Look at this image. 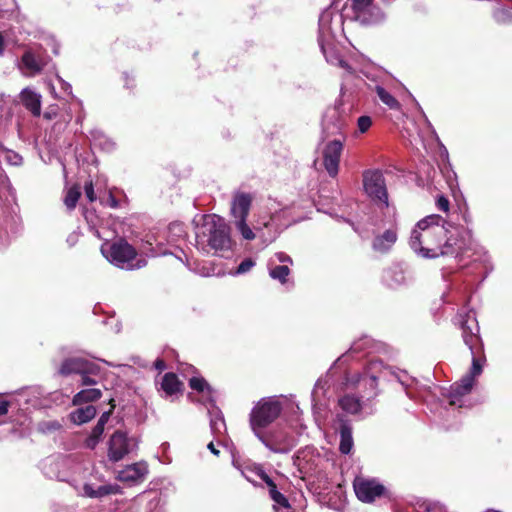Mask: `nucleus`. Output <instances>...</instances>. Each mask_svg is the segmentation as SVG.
<instances>
[{
  "mask_svg": "<svg viewBox=\"0 0 512 512\" xmlns=\"http://www.w3.org/2000/svg\"><path fill=\"white\" fill-rule=\"evenodd\" d=\"M449 223L438 214L428 215L419 220L411 231L409 246L419 256L425 259H435L441 256L462 258L465 249L458 240L448 236Z\"/></svg>",
  "mask_w": 512,
  "mask_h": 512,
  "instance_id": "f257e3e1",
  "label": "nucleus"
},
{
  "mask_svg": "<svg viewBox=\"0 0 512 512\" xmlns=\"http://www.w3.org/2000/svg\"><path fill=\"white\" fill-rule=\"evenodd\" d=\"M457 322L462 330V338L472 355L469 372L460 381L450 386L446 395L450 406L458 408L464 405V396L470 393L475 378L481 375L486 361L483 354V343L479 335V325L473 310H462L457 315Z\"/></svg>",
  "mask_w": 512,
  "mask_h": 512,
  "instance_id": "f03ea898",
  "label": "nucleus"
},
{
  "mask_svg": "<svg viewBox=\"0 0 512 512\" xmlns=\"http://www.w3.org/2000/svg\"><path fill=\"white\" fill-rule=\"evenodd\" d=\"M344 34L343 15L327 7L319 16L318 44L327 63L341 68L345 74L353 75L355 70L346 62L338 48V37Z\"/></svg>",
  "mask_w": 512,
  "mask_h": 512,
  "instance_id": "7ed1b4c3",
  "label": "nucleus"
},
{
  "mask_svg": "<svg viewBox=\"0 0 512 512\" xmlns=\"http://www.w3.org/2000/svg\"><path fill=\"white\" fill-rule=\"evenodd\" d=\"M195 242L196 248L204 254L228 251L232 247L230 227L218 215H205L195 227Z\"/></svg>",
  "mask_w": 512,
  "mask_h": 512,
  "instance_id": "20e7f679",
  "label": "nucleus"
},
{
  "mask_svg": "<svg viewBox=\"0 0 512 512\" xmlns=\"http://www.w3.org/2000/svg\"><path fill=\"white\" fill-rule=\"evenodd\" d=\"M102 255L113 265L126 270L140 269L146 266L145 258L136 259V250L126 240L108 241L101 245Z\"/></svg>",
  "mask_w": 512,
  "mask_h": 512,
  "instance_id": "39448f33",
  "label": "nucleus"
},
{
  "mask_svg": "<svg viewBox=\"0 0 512 512\" xmlns=\"http://www.w3.org/2000/svg\"><path fill=\"white\" fill-rule=\"evenodd\" d=\"M282 408L281 401L275 396L260 399L249 414V424L254 435L265 431L280 416Z\"/></svg>",
  "mask_w": 512,
  "mask_h": 512,
  "instance_id": "423d86ee",
  "label": "nucleus"
},
{
  "mask_svg": "<svg viewBox=\"0 0 512 512\" xmlns=\"http://www.w3.org/2000/svg\"><path fill=\"white\" fill-rule=\"evenodd\" d=\"M331 7L343 15V20L347 18L364 25L378 24L385 18L381 8L374 4V0H347L343 12Z\"/></svg>",
  "mask_w": 512,
  "mask_h": 512,
  "instance_id": "0eeeda50",
  "label": "nucleus"
},
{
  "mask_svg": "<svg viewBox=\"0 0 512 512\" xmlns=\"http://www.w3.org/2000/svg\"><path fill=\"white\" fill-rule=\"evenodd\" d=\"M138 448L139 439L136 436H129L125 431L116 430L107 442V457L109 461L116 463L135 453Z\"/></svg>",
  "mask_w": 512,
  "mask_h": 512,
  "instance_id": "6e6552de",
  "label": "nucleus"
},
{
  "mask_svg": "<svg viewBox=\"0 0 512 512\" xmlns=\"http://www.w3.org/2000/svg\"><path fill=\"white\" fill-rule=\"evenodd\" d=\"M251 204V195L244 192L235 193L231 202V214L234 218L235 226L246 240H253L255 238L254 232L246 223Z\"/></svg>",
  "mask_w": 512,
  "mask_h": 512,
  "instance_id": "1a4fd4ad",
  "label": "nucleus"
},
{
  "mask_svg": "<svg viewBox=\"0 0 512 512\" xmlns=\"http://www.w3.org/2000/svg\"><path fill=\"white\" fill-rule=\"evenodd\" d=\"M363 188L373 201L378 202L383 207H389L385 178L381 170H365L363 172Z\"/></svg>",
  "mask_w": 512,
  "mask_h": 512,
  "instance_id": "9d476101",
  "label": "nucleus"
},
{
  "mask_svg": "<svg viewBox=\"0 0 512 512\" xmlns=\"http://www.w3.org/2000/svg\"><path fill=\"white\" fill-rule=\"evenodd\" d=\"M255 436L273 453L287 454L295 446L294 437L282 428L265 430Z\"/></svg>",
  "mask_w": 512,
  "mask_h": 512,
  "instance_id": "9b49d317",
  "label": "nucleus"
},
{
  "mask_svg": "<svg viewBox=\"0 0 512 512\" xmlns=\"http://www.w3.org/2000/svg\"><path fill=\"white\" fill-rule=\"evenodd\" d=\"M49 60L41 48H29L21 56L18 68L24 76L34 77L42 72Z\"/></svg>",
  "mask_w": 512,
  "mask_h": 512,
  "instance_id": "f8f14e48",
  "label": "nucleus"
},
{
  "mask_svg": "<svg viewBox=\"0 0 512 512\" xmlns=\"http://www.w3.org/2000/svg\"><path fill=\"white\" fill-rule=\"evenodd\" d=\"M347 126V115L337 107L328 108L322 119V132L326 138L341 136Z\"/></svg>",
  "mask_w": 512,
  "mask_h": 512,
  "instance_id": "ddd939ff",
  "label": "nucleus"
},
{
  "mask_svg": "<svg viewBox=\"0 0 512 512\" xmlns=\"http://www.w3.org/2000/svg\"><path fill=\"white\" fill-rule=\"evenodd\" d=\"M357 498L364 503H371L385 494L386 488L376 479L357 478L354 481Z\"/></svg>",
  "mask_w": 512,
  "mask_h": 512,
  "instance_id": "4468645a",
  "label": "nucleus"
},
{
  "mask_svg": "<svg viewBox=\"0 0 512 512\" xmlns=\"http://www.w3.org/2000/svg\"><path fill=\"white\" fill-rule=\"evenodd\" d=\"M342 150L343 138L329 141L323 149V165L331 177H335L338 174Z\"/></svg>",
  "mask_w": 512,
  "mask_h": 512,
  "instance_id": "2eb2a0df",
  "label": "nucleus"
},
{
  "mask_svg": "<svg viewBox=\"0 0 512 512\" xmlns=\"http://www.w3.org/2000/svg\"><path fill=\"white\" fill-rule=\"evenodd\" d=\"M101 368L98 364L89 361L82 357H71L65 359L60 368L59 374L62 376H69L71 374L81 373H100Z\"/></svg>",
  "mask_w": 512,
  "mask_h": 512,
  "instance_id": "dca6fc26",
  "label": "nucleus"
},
{
  "mask_svg": "<svg viewBox=\"0 0 512 512\" xmlns=\"http://www.w3.org/2000/svg\"><path fill=\"white\" fill-rule=\"evenodd\" d=\"M398 239V224L396 221L395 214L393 215V223L391 227L386 229L384 232L376 235L372 241V248L374 251L386 254L388 253Z\"/></svg>",
  "mask_w": 512,
  "mask_h": 512,
  "instance_id": "f3484780",
  "label": "nucleus"
},
{
  "mask_svg": "<svg viewBox=\"0 0 512 512\" xmlns=\"http://www.w3.org/2000/svg\"><path fill=\"white\" fill-rule=\"evenodd\" d=\"M412 280L407 267L403 264H394L384 271L383 281L390 288H398Z\"/></svg>",
  "mask_w": 512,
  "mask_h": 512,
  "instance_id": "a211bd4d",
  "label": "nucleus"
},
{
  "mask_svg": "<svg viewBox=\"0 0 512 512\" xmlns=\"http://www.w3.org/2000/svg\"><path fill=\"white\" fill-rule=\"evenodd\" d=\"M147 474L148 466L146 462H138L131 465H127L124 469L119 471L118 479L121 482L133 485L142 482Z\"/></svg>",
  "mask_w": 512,
  "mask_h": 512,
  "instance_id": "6ab92c4d",
  "label": "nucleus"
},
{
  "mask_svg": "<svg viewBox=\"0 0 512 512\" xmlns=\"http://www.w3.org/2000/svg\"><path fill=\"white\" fill-rule=\"evenodd\" d=\"M20 102L33 116H40L42 96L30 87L24 88L19 94Z\"/></svg>",
  "mask_w": 512,
  "mask_h": 512,
  "instance_id": "aec40b11",
  "label": "nucleus"
},
{
  "mask_svg": "<svg viewBox=\"0 0 512 512\" xmlns=\"http://www.w3.org/2000/svg\"><path fill=\"white\" fill-rule=\"evenodd\" d=\"M257 475L268 486L269 496L275 503L274 507H276V505H278L281 508H285V509L290 508L288 499L280 491H278L276 484L269 477V475L266 474L263 470H259L257 472Z\"/></svg>",
  "mask_w": 512,
  "mask_h": 512,
  "instance_id": "412c9836",
  "label": "nucleus"
},
{
  "mask_svg": "<svg viewBox=\"0 0 512 512\" xmlns=\"http://www.w3.org/2000/svg\"><path fill=\"white\" fill-rule=\"evenodd\" d=\"M399 382L404 387L406 395L411 400H422L424 402L429 401V397L431 394L429 387H413V384L417 385L414 379H411L410 382L405 380L403 377H398Z\"/></svg>",
  "mask_w": 512,
  "mask_h": 512,
  "instance_id": "4be33fe9",
  "label": "nucleus"
},
{
  "mask_svg": "<svg viewBox=\"0 0 512 512\" xmlns=\"http://www.w3.org/2000/svg\"><path fill=\"white\" fill-rule=\"evenodd\" d=\"M378 379V375H367L365 373H356L352 378H350L349 376L346 377L347 384L350 383L351 385L354 386L363 383L366 387H368L371 390L368 399L375 398L378 395Z\"/></svg>",
  "mask_w": 512,
  "mask_h": 512,
  "instance_id": "5701e85b",
  "label": "nucleus"
},
{
  "mask_svg": "<svg viewBox=\"0 0 512 512\" xmlns=\"http://www.w3.org/2000/svg\"><path fill=\"white\" fill-rule=\"evenodd\" d=\"M64 460L56 457H48L41 463V468L44 475L50 479H57L64 481L65 478L61 476L59 467L63 466Z\"/></svg>",
  "mask_w": 512,
  "mask_h": 512,
  "instance_id": "b1692460",
  "label": "nucleus"
},
{
  "mask_svg": "<svg viewBox=\"0 0 512 512\" xmlns=\"http://www.w3.org/2000/svg\"><path fill=\"white\" fill-rule=\"evenodd\" d=\"M210 416V429L212 434L215 437H219L220 435L226 432V423L224 420V416L222 412L212 404V409L208 411Z\"/></svg>",
  "mask_w": 512,
  "mask_h": 512,
  "instance_id": "393cba45",
  "label": "nucleus"
},
{
  "mask_svg": "<svg viewBox=\"0 0 512 512\" xmlns=\"http://www.w3.org/2000/svg\"><path fill=\"white\" fill-rule=\"evenodd\" d=\"M354 441L352 436V427L347 421H342L340 425V444L339 450L342 454H349L353 449Z\"/></svg>",
  "mask_w": 512,
  "mask_h": 512,
  "instance_id": "a878e982",
  "label": "nucleus"
},
{
  "mask_svg": "<svg viewBox=\"0 0 512 512\" xmlns=\"http://www.w3.org/2000/svg\"><path fill=\"white\" fill-rule=\"evenodd\" d=\"M269 276L276 281H279L282 285H288L290 284L289 281V275H290V268L288 265H278L274 263L273 261H268L267 264ZM293 283L291 282V286Z\"/></svg>",
  "mask_w": 512,
  "mask_h": 512,
  "instance_id": "bb28decb",
  "label": "nucleus"
},
{
  "mask_svg": "<svg viewBox=\"0 0 512 512\" xmlns=\"http://www.w3.org/2000/svg\"><path fill=\"white\" fill-rule=\"evenodd\" d=\"M286 214L285 210H278L272 213L271 215L267 216H261L258 220V225H262L265 228H270L275 231L282 229L286 226H288L287 223L282 221V218Z\"/></svg>",
  "mask_w": 512,
  "mask_h": 512,
  "instance_id": "cd10ccee",
  "label": "nucleus"
},
{
  "mask_svg": "<svg viewBox=\"0 0 512 512\" xmlns=\"http://www.w3.org/2000/svg\"><path fill=\"white\" fill-rule=\"evenodd\" d=\"M96 412V408L93 405H87L71 412L70 419L74 424L82 425L93 419Z\"/></svg>",
  "mask_w": 512,
  "mask_h": 512,
  "instance_id": "c85d7f7f",
  "label": "nucleus"
},
{
  "mask_svg": "<svg viewBox=\"0 0 512 512\" xmlns=\"http://www.w3.org/2000/svg\"><path fill=\"white\" fill-rule=\"evenodd\" d=\"M371 346H372V339L367 336L362 337V338L356 340L355 342H353L350 349L348 350V352L341 355L335 361V364L345 362L347 360L348 355H350V354H356V353H360L362 351H367L368 353H370L369 349L371 348Z\"/></svg>",
  "mask_w": 512,
  "mask_h": 512,
  "instance_id": "c756f323",
  "label": "nucleus"
},
{
  "mask_svg": "<svg viewBox=\"0 0 512 512\" xmlns=\"http://www.w3.org/2000/svg\"><path fill=\"white\" fill-rule=\"evenodd\" d=\"M91 142L94 147L99 148L105 152H111L115 148V143L113 140L100 130H93L91 132Z\"/></svg>",
  "mask_w": 512,
  "mask_h": 512,
  "instance_id": "7c9ffc66",
  "label": "nucleus"
},
{
  "mask_svg": "<svg viewBox=\"0 0 512 512\" xmlns=\"http://www.w3.org/2000/svg\"><path fill=\"white\" fill-rule=\"evenodd\" d=\"M102 392L97 388H87L76 393L72 399L73 405H81L83 403L93 402L100 399Z\"/></svg>",
  "mask_w": 512,
  "mask_h": 512,
  "instance_id": "2f4dec72",
  "label": "nucleus"
},
{
  "mask_svg": "<svg viewBox=\"0 0 512 512\" xmlns=\"http://www.w3.org/2000/svg\"><path fill=\"white\" fill-rule=\"evenodd\" d=\"M339 406L346 413L357 414L362 409V402L357 396L347 394L339 399Z\"/></svg>",
  "mask_w": 512,
  "mask_h": 512,
  "instance_id": "473e14b6",
  "label": "nucleus"
},
{
  "mask_svg": "<svg viewBox=\"0 0 512 512\" xmlns=\"http://www.w3.org/2000/svg\"><path fill=\"white\" fill-rule=\"evenodd\" d=\"M181 382L174 373H166L161 382V388L167 396H172L181 390Z\"/></svg>",
  "mask_w": 512,
  "mask_h": 512,
  "instance_id": "72a5a7b5",
  "label": "nucleus"
},
{
  "mask_svg": "<svg viewBox=\"0 0 512 512\" xmlns=\"http://www.w3.org/2000/svg\"><path fill=\"white\" fill-rule=\"evenodd\" d=\"M375 93L379 100L391 110H399L401 108L400 102L389 93L384 87L377 85Z\"/></svg>",
  "mask_w": 512,
  "mask_h": 512,
  "instance_id": "f704fd0d",
  "label": "nucleus"
},
{
  "mask_svg": "<svg viewBox=\"0 0 512 512\" xmlns=\"http://www.w3.org/2000/svg\"><path fill=\"white\" fill-rule=\"evenodd\" d=\"M189 386L191 389L197 391V392H201V393H204V392H207L208 396H209V401L211 403H214V400L212 399L211 395H212V388L211 386L207 383V381L202 378V377H192L190 380H189Z\"/></svg>",
  "mask_w": 512,
  "mask_h": 512,
  "instance_id": "c9c22d12",
  "label": "nucleus"
},
{
  "mask_svg": "<svg viewBox=\"0 0 512 512\" xmlns=\"http://www.w3.org/2000/svg\"><path fill=\"white\" fill-rule=\"evenodd\" d=\"M104 430L105 426L97 423L86 438L85 446L89 449H95L103 436Z\"/></svg>",
  "mask_w": 512,
  "mask_h": 512,
  "instance_id": "e433bc0d",
  "label": "nucleus"
},
{
  "mask_svg": "<svg viewBox=\"0 0 512 512\" xmlns=\"http://www.w3.org/2000/svg\"><path fill=\"white\" fill-rule=\"evenodd\" d=\"M417 512H446V508L440 502L422 500L417 503Z\"/></svg>",
  "mask_w": 512,
  "mask_h": 512,
  "instance_id": "4c0bfd02",
  "label": "nucleus"
},
{
  "mask_svg": "<svg viewBox=\"0 0 512 512\" xmlns=\"http://www.w3.org/2000/svg\"><path fill=\"white\" fill-rule=\"evenodd\" d=\"M384 370H385V366H384L382 360L371 359L363 373H365L367 375H373V374L378 375L380 378L381 375L384 373Z\"/></svg>",
  "mask_w": 512,
  "mask_h": 512,
  "instance_id": "58836bf2",
  "label": "nucleus"
},
{
  "mask_svg": "<svg viewBox=\"0 0 512 512\" xmlns=\"http://www.w3.org/2000/svg\"><path fill=\"white\" fill-rule=\"evenodd\" d=\"M80 190L77 187L70 188L64 198V204L67 209L72 210L76 207V204L80 198Z\"/></svg>",
  "mask_w": 512,
  "mask_h": 512,
  "instance_id": "ea45409f",
  "label": "nucleus"
},
{
  "mask_svg": "<svg viewBox=\"0 0 512 512\" xmlns=\"http://www.w3.org/2000/svg\"><path fill=\"white\" fill-rule=\"evenodd\" d=\"M10 195H12L10 181L6 175L0 173V199H7Z\"/></svg>",
  "mask_w": 512,
  "mask_h": 512,
  "instance_id": "a19ab883",
  "label": "nucleus"
},
{
  "mask_svg": "<svg viewBox=\"0 0 512 512\" xmlns=\"http://www.w3.org/2000/svg\"><path fill=\"white\" fill-rule=\"evenodd\" d=\"M269 261H273L274 263L278 264V265H288V267L290 268L291 265H293V260L292 258L284 253V252H277L275 253L270 259Z\"/></svg>",
  "mask_w": 512,
  "mask_h": 512,
  "instance_id": "79ce46f5",
  "label": "nucleus"
},
{
  "mask_svg": "<svg viewBox=\"0 0 512 512\" xmlns=\"http://www.w3.org/2000/svg\"><path fill=\"white\" fill-rule=\"evenodd\" d=\"M255 266V261L251 258L244 259L237 267L236 275H241L249 272Z\"/></svg>",
  "mask_w": 512,
  "mask_h": 512,
  "instance_id": "37998d69",
  "label": "nucleus"
},
{
  "mask_svg": "<svg viewBox=\"0 0 512 512\" xmlns=\"http://www.w3.org/2000/svg\"><path fill=\"white\" fill-rule=\"evenodd\" d=\"M372 125V119L370 116L363 115L357 120V128L360 133H365L369 130Z\"/></svg>",
  "mask_w": 512,
  "mask_h": 512,
  "instance_id": "c03bdc74",
  "label": "nucleus"
},
{
  "mask_svg": "<svg viewBox=\"0 0 512 512\" xmlns=\"http://www.w3.org/2000/svg\"><path fill=\"white\" fill-rule=\"evenodd\" d=\"M5 159L9 164L13 166L21 165L23 160L21 155L11 150H7L5 152Z\"/></svg>",
  "mask_w": 512,
  "mask_h": 512,
  "instance_id": "a18cd8bd",
  "label": "nucleus"
},
{
  "mask_svg": "<svg viewBox=\"0 0 512 512\" xmlns=\"http://www.w3.org/2000/svg\"><path fill=\"white\" fill-rule=\"evenodd\" d=\"M100 201L103 205L108 206L110 208L116 209L119 207V201L115 198V196L110 191L105 196L100 198Z\"/></svg>",
  "mask_w": 512,
  "mask_h": 512,
  "instance_id": "49530a36",
  "label": "nucleus"
},
{
  "mask_svg": "<svg viewBox=\"0 0 512 512\" xmlns=\"http://www.w3.org/2000/svg\"><path fill=\"white\" fill-rule=\"evenodd\" d=\"M115 492L116 489L112 485H100L96 488V498H101Z\"/></svg>",
  "mask_w": 512,
  "mask_h": 512,
  "instance_id": "de8ad7c7",
  "label": "nucleus"
},
{
  "mask_svg": "<svg viewBox=\"0 0 512 512\" xmlns=\"http://www.w3.org/2000/svg\"><path fill=\"white\" fill-rule=\"evenodd\" d=\"M100 373H81V385L83 386H92L97 384V381L94 379V376H98Z\"/></svg>",
  "mask_w": 512,
  "mask_h": 512,
  "instance_id": "09e8293b",
  "label": "nucleus"
},
{
  "mask_svg": "<svg viewBox=\"0 0 512 512\" xmlns=\"http://www.w3.org/2000/svg\"><path fill=\"white\" fill-rule=\"evenodd\" d=\"M436 207L438 210L447 213L450 208V202L444 195H439L436 199Z\"/></svg>",
  "mask_w": 512,
  "mask_h": 512,
  "instance_id": "8fccbe9b",
  "label": "nucleus"
},
{
  "mask_svg": "<svg viewBox=\"0 0 512 512\" xmlns=\"http://www.w3.org/2000/svg\"><path fill=\"white\" fill-rule=\"evenodd\" d=\"M84 192H85L86 198L90 202H93V201L96 200V195H95V192H94V186H93L92 181H88V182L85 183V185H84Z\"/></svg>",
  "mask_w": 512,
  "mask_h": 512,
  "instance_id": "3c124183",
  "label": "nucleus"
},
{
  "mask_svg": "<svg viewBox=\"0 0 512 512\" xmlns=\"http://www.w3.org/2000/svg\"><path fill=\"white\" fill-rule=\"evenodd\" d=\"M113 409H114V406H112L110 410L103 412L101 414V416L99 417L97 423L105 426L111 417Z\"/></svg>",
  "mask_w": 512,
  "mask_h": 512,
  "instance_id": "603ef678",
  "label": "nucleus"
},
{
  "mask_svg": "<svg viewBox=\"0 0 512 512\" xmlns=\"http://www.w3.org/2000/svg\"><path fill=\"white\" fill-rule=\"evenodd\" d=\"M84 495L90 498H96V488L92 484H85L83 487Z\"/></svg>",
  "mask_w": 512,
  "mask_h": 512,
  "instance_id": "864d4df0",
  "label": "nucleus"
},
{
  "mask_svg": "<svg viewBox=\"0 0 512 512\" xmlns=\"http://www.w3.org/2000/svg\"><path fill=\"white\" fill-rule=\"evenodd\" d=\"M169 231L170 232H174L175 234L180 236V235H182L184 233L183 225L180 224V223H172L169 226Z\"/></svg>",
  "mask_w": 512,
  "mask_h": 512,
  "instance_id": "5fc2aeb1",
  "label": "nucleus"
},
{
  "mask_svg": "<svg viewBox=\"0 0 512 512\" xmlns=\"http://www.w3.org/2000/svg\"><path fill=\"white\" fill-rule=\"evenodd\" d=\"M57 80L59 81L62 90L69 95L72 94V86L68 82L63 80L60 76H57Z\"/></svg>",
  "mask_w": 512,
  "mask_h": 512,
  "instance_id": "6e6d98bb",
  "label": "nucleus"
},
{
  "mask_svg": "<svg viewBox=\"0 0 512 512\" xmlns=\"http://www.w3.org/2000/svg\"><path fill=\"white\" fill-rule=\"evenodd\" d=\"M9 402L0 398V416L7 414Z\"/></svg>",
  "mask_w": 512,
  "mask_h": 512,
  "instance_id": "4d7b16f0",
  "label": "nucleus"
},
{
  "mask_svg": "<svg viewBox=\"0 0 512 512\" xmlns=\"http://www.w3.org/2000/svg\"><path fill=\"white\" fill-rule=\"evenodd\" d=\"M207 448L209 449V451L214 454L215 456H219L220 454V451L216 448V446L214 445L213 442H210L208 445H207Z\"/></svg>",
  "mask_w": 512,
  "mask_h": 512,
  "instance_id": "13d9d810",
  "label": "nucleus"
},
{
  "mask_svg": "<svg viewBox=\"0 0 512 512\" xmlns=\"http://www.w3.org/2000/svg\"><path fill=\"white\" fill-rule=\"evenodd\" d=\"M165 367H166V365H165V362L163 360H161V359L156 360V362H155V368L156 369L162 371V370L165 369Z\"/></svg>",
  "mask_w": 512,
  "mask_h": 512,
  "instance_id": "bf43d9fd",
  "label": "nucleus"
},
{
  "mask_svg": "<svg viewBox=\"0 0 512 512\" xmlns=\"http://www.w3.org/2000/svg\"><path fill=\"white\" fill-rule=\"evenodd\" d=\"M4 51H5V40H4V36L0 32V56H2L4 54Z\"/></svg>",
  "mask_w": 512,
  "mask_h": 512,
  "instance_id": "052dcab7",
  "label": "nucleus"
},
{
  "mask_svg": "<svg viewBox=\"0 0 512 512\" xmlns=\"http://www.w3.org/2000/svg\"><path fill=\"white\" fill-rule=\"evenodd\" d=\"M422 115H423V118H424V120H425V122H426L427 126H428L429 128H431V129L434 131V129H433V127H432V125H431V123H430L429 119L427 118V116L425 115V113H424L423 111H422Z\"/></svg>",
  "mask_w": 512,
  "mask_h": 512,
  "instance_id": "680f3d73",
  "label": "nucleus"
},
{
  "mask_svg": "<svg viewBox=\"0 0 512 512\" xmlns=\"http://www.w3.org/2000/svg\"><path fill=\"white\" fill-rule=\"evenodd\" d=\"M32 393H36L38 395H41L42 394V391L39 387H34V388H31L30 389Z\"/></svg>",
  "mask_w": 512,
  "mask_h": 512,
  "instance_id": "e2e57ef3",
  "label": "nucleus"
},
{
  "mask_svg": "<svg viewBox=\"0 0 512 512\" xmlns=\"http://www.w3.org/2000/svg\"><path fill=\"white\" fill-rule=\"evenodd\" d=\"M124 78H125V85L126 87H130V79H129V75L127 73L124 74Z\"/></svg>",
  "mask_w": 512,
  "mask_h": 512,
  "instance_id": "0e129e2a",
  "label": "nucleus"
},
{
  "mask_svg": "<svg viewBox=\"0 0 512 512\" xmlns=\"http://www.w3.org/2000/svg\"><path fill=\"white\" fill-rule=\"evenodd\" d=\"M463 218H464V221H465L466 223H469V222L471 221L470 216H469V215H467V214H465V215L463 216Z\"/></svg>",
  "mask_w": 512,
  "mask_h": 512,
  "instance_id": "69168bd1",
  "label": "nucleus"
},
{
  "mask_svg": "<svg viewBox=\"0 0 512 512\" xmlns=\"http://www.w3.org/2000/svg\"><path fill=\"white\" fill-rule=\"evenodd\" d=\"M58 49H59V46H58V45H55V46L53 47V53H54L55 55H58V53H59Z\"/></svg>",
  "mask_w": 512,
  "mask_h": 512,
  "instance_id": "338daca9",
  "label": "nucleus"
},
{
  "mask_svg": "<svg viewBox=\"0 0 512 512\" xmlns=\"http://www.w3.org/2000/svg\"><path fill=\"white\" fill-rule=\"evenodd\" d=\"M484 512H501V511L495 510V509H487Z\"/></svg>",
  "mask_w": 512,
  "mask_h": 512,
  "instance_id": "774afa93",
  "label": "nucleus"
}]
</instances>
